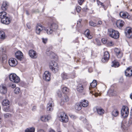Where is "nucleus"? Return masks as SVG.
<instances>
[{
  "label": "nucleus",
  "mask_w": 132,
  "mask_h": 132,
  "mask_svg": "<svg viewBox=\"0 0 132 132\" xmlns=\"http://www.w3.org/2000/svg\"><path fill=\"white\" fill-rule=\"evenodd\" d=\"M69 116L71 119H76L77 118V117L76 116L72 114H69Z\"/></svg>",
  "instance_id": "obj_43"
},
{
  "label": "nucleus",
  "mask_w": 132,
  "mask_h": 132,
  "mask_svg": "<svg viewBox=\"0 0 132 132\" xmlns=\"http://www.w3.org/2000/svg\"><path fill=\"white\" fill-rule=\"evenodd\" d=\"M102 21H99L98 22V25H101L102 24Z\"/></svg>",
  "instance_id": "obj_56"
},
{
  "label": "nucleus",
  "mask_w": 132,
  "mask_h": 132,
  "mask_svg": "<svg viewBox=\"0 0 132 132\" xmlns=\"http://www.w3.org/2000/svg\"><path fill=\"white\" fill-rule=\"evenodd\" d=\"M9 65L11 67L15 66L17 64V61L15 58H11L9 60Z\"/></svg>",
  "instance_id": "obj_11"
},
{
  "label": "nucleus",
  "mask_w": 132,
  "mask_h": 132,
  "mask_svg": "<svg viewBox=\"0 0 132 132\" xmlns=\"http://www.w3.org/2000/svg\"><path fill=\"white\" fill-rule=\"evenodd\" d=\"M9 78L11 81L15 83L19 82L20 80V78L14 73H11L9 76Z\"/></svg>",
  "instance_id": "obj_3"
},
{
  "label": "nucleus",
  "mask_w": 132,
  "mask_h": 132,
  "mask_svg": "<svg viewBox=\"0 0 132 132\" xmlns=\"http://www.w3.org/2000/svg\"><path fill=\"white\" fill-rule=\"evenodd\" d=\"M46 54L48 55L50 57H53L55 56V54L53 52L50 51H48L47 50L46 52Z\"/></svg>",
  "instance_id": "obj_34"
},
{
  "label": "nucleus",
  "mask_w": 132,
  "mask_h": 132,
  "mask_svg": "<svg viewBox=\"0 0 132 132\" xmlns=\"http://www.w3.org/2000/svg\"><path fill=\"white\" fill-rule=\"evenodd\" d=\"M97 84V81L95 80H94L93 82L90 83V86L89 88L90 90H92L90 92V93H92L93 90H92L93 88H95Z\"/></svg>",
  "instance_id": "obj_18"
},
{
  "label": "nucleus",
  "mask_w": 132,
  "mask_h": 132,
  "mask_svg": "<svg viewBox=\"0 0 132 132\" xmlns=\"http://www.w3.org/2000/svg\"><path fill=\"white\" fill-rule=\"evenodd\" d=\"M130 115H131V117L132 118V108L131 110V111L130 112Z\"/></svg>",
  "instance_id": "obj_59"
},
{
  "label": "nucleus",
  "mask_w": 132,
  "mask_h": 132,
  "mask_svg": "<svg viewBox=\"0 0 132 132\" xmlns=\"http://www.w3.org/2000/svg\"><path fill=\"white\" fill-rule=\"evenodd\" d=\"M7 88L5 84H1L0 86V92L2 94H5L7 92Z\"/></svg>",
  "instance_id": "obj_16"
},
{
  "label": "nucleus",
  "mask_w": 132,
  "mask_h": 132,
  "mask_svg": "<svg viewBox=\"0 0 132 132\" xmlns=\"http://www.w3.org/2000/svg\"><path fill=\"white\" fill-rule=\"evenodd\" d=\"M50 27L51 28L50 31L47 32V34L48 35L51 34L53 32L55 31L57 29L58 26L57 24L53 23L51 24Z\"/></svg>",
  "instance_id": "obj_6"
},
{
  "label": "nucleus",
  "mask_w": 132,
  "mask_h": 132,
  "mask_svg": "<svg viewBox=\"0 0 132 132\" xmlns=\"http://www.w3.org/2000/svg\"><path fill=\"white\" fill-rule=\"evenodd\" d=\"M85 36L88 39H90L92 38V36L90 35L89 29L86 30L84 32Z\"/></svg>",
  "instance_id": "obj_26"
},
{
  "label": "nucleus",
  "mask_w": 132,
  "mask_h": 132,
  "mask_svg": "<svg viewBox=\"0 0 132 132\" xmlns=\"http://www.w3.org/2000/svg\"><path fill=\"white\" fill-rule=\"evenodd\" d=\"M10 103L9 101L7 99L3 100L2 102V104L4 106H7L9 105Z\"/></svg>",
  "instance_id": "obj_36"
},
{
  "label": "nucleus",
  "mask_w": 132,
  "mask_h": 132,
  "mask_svg": "<svg viewBox=\"0 0 132 132\" xmlns=\"http://www.w3.org/2000/svg\"><path fill=\"white\" fill-rule=\"evenodd\" d=\"M0 59L2 62L6 61L7 58L5 50L3 48L1 47L0 49Z\"/></svg>",
  "instance_id": "obj_5"
},
{
  "label": "nucleus",
  "mask_w": 132,
  "mask_h": 132,
  "mask_svg": "<svg viewBox=\"0 0 132 132\" xmlns=\"http://www.w3.org/2000/svg\"><path fill=\"white\" fill-rule=\"evenodd\" d=\"M119 62L116 61H114L112 62V65L111 66L112 67H119Z\"/></svg>",
  "instance_id": "obj_33"
},
{
  "label": "nucleus",
  "mask_w": 132,
  "mask_h": 132,
  "mask_svg": "<svg viewBox=\"0 0 132 132\" xmlns=\"http://www.w3.org/2000/svg\"><path fill=\"white\" fill-rule=\"evenodd\" d=\"M49 132H55V131L51 129L49 131Z\"/></svg>",
  "instance_id": "obj_58"
},
{
  "label": "nucleus",
  "mask_w": 132,
  "mask_h": 132,
  "mask_svg": "<svg viewBox=\"0 0 132 132\" xmlns=\"http://www.w3.org/2000/svg\"><path fill=\"white\" fill-rule=\"evenodd\" d=\"M81 9V7L80 6H78L77 7L76 9L77 12L79 13L80 12Z\"/></svg>",
  "instance_id": "obj_46"
},
{
  "label": "nucleus",
  "mask_w": 132,
  "mask_h": 132,
  "mask_svg": "<svg viewBox=\"0 0 132 132\" xmlns=\"http://www.w3.org/2000/svg\"><path fill=\"white\" fill-rule=\"evenodd\" d=\"M96 109L97 112L98 114L102 115L104 114V111L103 109L96 108Z\"/></svg>",
  "instance_id": "obj_32"
},
{
  "label": "nucleus",
  "mask_w": 132,
  "mask_h": 132,
  "mask_svg": "<svg viewBox=\"0 0 132 132\" xmlns=\"http://www.w3.org/2000/svg\"><path fill=\"white\" fill-rule=\"evenodd\" d=\"M102 43L104 44H105L107 43V41L106 39L103 38L102 39Z\"/></svg>",
  "instance_id": "obj_47"
},
{
  "label": "nucleus",
  "mask_w": 132,
  "mask_h": 132,
  "mask_svg": "<svg viewBox=\"0 0 132 132\" xmlns=\"http://www.w3.org/2000/svg\"><path fill=\"white\" fill-rule=\"evenodd\" d=\"M114 52L115 54L118 58H120L122 57L123 53L120 50L117 48H115L114 49Z\"/></svg>",
  "instance_id": "obj_9"
},
{
  "label": "nucleus",
  "mask_w": 132,
  "mask_h": 132,
  "mask_svg": "<svg viewBox=\"0 0 132 132\" xmlns=\"http://www.w3.org/2000/svg\"><path fill=\"white\" fill-rule=\"evenodd\" d=\"M61 77L64 80L66 78V73L64 72L62 73L61 75Z\"/></svg>",
  "instance_id": "obj_42"
},
{
  "label": "nucleus",
  "mask_w": 132,
  "mask_h": 132,
  "mask_svg": "<svg viewBox=\"0 0 132 132\" xmlns=\"http://www.w3.org/2000/svg\"><path fill=\"white\" fill-rule=\"evenodd\" d=\"M51 118V116L50 115L47 116H43L41 117V120L43 122H46L50 119Z\"/></svg>",
  "instance_id": "obj_23"
},
{
  "label": "nucleus",
  "mask_w": 132,
  "mask_h": 132,
  "mask_svg": "<svg viewBox=\"0 0 132 132\" xmlns=\"http://www.w3.org/2000/svg\"><path fill=\"white\" fill-rule=\"evenodd\" d=\"M107 44L109 46H112L114 45V43L112 41L107 42Z\"/></svg>",
  "instance_id": "obj_45"
},
{
  "label": "nucleus",
  "mask_w": 132,
  "mask_h": 132,
  "mask_svg": "<svg viewBox=\"0 0 132 132\" xmlns=\"http://www.w3.org/2000/svg\"><path fill=\"white\" fill-rule=\"evenodd\" d=\"M110 96H115L117 94V92L114 89H109L108 92Z\"/></svg>",
  "instance_id": "obj_27"
},
{
  "label": "nucleus",
  "mask_w": 132,
  "mask_h": 132,
  "mask_svg": "<svg viewBox=\"0 0 132 132\" xmlns=\"http://www.w3.org/2000/svg\"><path fill=\"white\" fill-rule=\"evenodd\" d=\"M62 91L63 93H65V92H66V87H64L62 88Z\"/></svg>",
  "instance_id": "obj_49"
},
{
  "label": "nucleus",
  "mask_w": 132,
  "mask_h": 132,
  "mask_svg": "<svg viewBox=\"0 0 132 132\" xmlns=\"http://www.w3.org/2000/svg\"><path fill=\"white\" fill-rule=\"evenodd\" d=\"M129 109L127 106H123L121 111V116L125 118L127 117L129 114Z\"/></svg>",
  "instance_id": "obj_4"
},
{
  "label": "nucleus",
  "mask_w": 132,
  "mask_h": 132,
  "mask_svg": "<svg viewBox=\"0 0 132 132\" xmlns=\"http://www.w3.org/2000/svg\"><path fill=\"white\" fill-rule=\"evenodd\" d=\"M45 27L43 26L40 24L37 25L36 27V33L39 35L41 31L42 30H44Z\"/></svg>",
  "instance_id": "obj_14"
},
{
  "label": "nucleus",
  "mask_w": 132,
  "mask_h": 132,
  "mask_svg": "<svg viewBox=\"0 0 132 132\" xmlns=\"http://www.w3.org/2000/svg\"><path fill=\"white\" fill-rule=\"evenodd\" d=\"M91 1L92 2H94L95 1V0H91Z\"/></svg>",
  "instance_id": "obj_64"
},
{
  "label": "nucleus",
  "mask_w": 132,
  "mask_h": 132,
  "mask_svg": "<svg viewBox=\"0 0 132 132\" xmlns=\"http://www.w3.org/2000/svg\"><path fill=\"white\" fill-rule=\"evenodd\" d=\"M35 128L34 127L28 128L25 130V132H34Z\"/></svg>",
  "instance_id": "obj_37"
},
{
  "label": "nucleus",
  "mask_w": 132,
  "mask_h": 132,
  "mask_svg": "<svg viewBox=\"0 0 132 132\" xmlns=\"http://www.w3.org/2000/svg\"><path fill=\"white\" fill-rule=\"evenodd\" d=\"M27 27H28V29H30V28H31L30 26H28V24H27Z\"/></svg>",
  "instance_id": "obj_62"
},
{
  "label": "nucleus",
  "mask_w": 132,
  "mask_h": 132,
  "mask_svg": "<svg viewBox=\"0 0 132 132\" xmlns=\"http://www.w3.org/2000/svg\"><path fill=\"white\" fill-rule=\"evenodd\" d=\"M6 38V36L5 32L3 31H0V39L4 40Z\"/></svg>",
  "instance_id": "obj_30"
},
{
  "label": "nucleus",
  "mask_w": 132,
  "mask_h": 132,
  "mask_svg": "<svg viewBox=\"0 0 132 132\" xmlns=\"http://www.w3.org/2000/svg\"><path fill=\"white\" fill-rule=\"evenodd\" d=\"M15 84H12L11 85V86L12 88H14L15 87Z\"/></svg>",
  "instance_id": "obj_55"
},
{
  "label": "nucleus",
  "mask_w": 132,
  "mask_h": 132,
  "mask_svg": "<svg viewBox=\"0 0 132 132\" xmlns=\"http://www.w3.org/2000/svg\"><path fill=\"white\" fill-rule=\"evenodd\" d=\"M97 3L98 5H101L102 6L103 8L104 9V10H105V6L103 4V3L100 2L99 1L97 0Z\"/></svg>",
  "instance_id": "obj_39"
},
{
  "label": "nucleus",
  "mask_w": 132,
  "mask_h": 132,
  "mask_svg": "<svg viewBox=\"0 0 132 132\" xmlns=\"http://www.w3.org/2000/svg\"><path fill=\"white\" fill-rule=\"evenodd\" d=\"M108 34L110 37L115 39H117L119 37V32L112 29H110L108 30Z\"/></svg>",
  "instance_id": "obj_2"
},
{
  "label": "nucleus",
  "mask_w": 132,
  "mask_h": 132,
  "mask_svg": "<svg viewBox=\"0 0 132 132\" xmlns=\"http://www.w3.org/2000/svg\"><path fill=\"white\" fill-rule=\"evenodd\" d=\"M28 54L32 58L35 59L37 57V54L36 52L32 50H30L29 51Z\"/></svg>",
  "instance_id": "obj_8"
},
{
  "label": "nucleus",
  "mask_w": 132,
  "mask_h": 132,
  "mask_svg": "<svg viewBox=\"0 0 132 132\" xmlns=\"http://www.w3.org/2000/svg\"><path fill=\"white\" fill-rule=\"evenodd\" d=\"M43 40V42L44 43H46L47 42V39H44V38H43L42 39Z\"/></svg>",
  "instance_id": "obj_52"
},
{
  "label": "nucleus",
  "mask_w": 132,
  "mask_h": 132,
  "mask_svg": "<svg viewBox=\"0 0 132 132\" xmlns=\"http://www.w3.org/2000/svg\"><path fill=\"white\" fill-rule=\"evenodd\" d=\"M59 116L61 121L63 123H65L66 122L65 120L66 119V114H65L64 112H62L60 113V115Z\"/></svg>",
  "instance_id": "obj_10"
},
{
  "label": "nucleus",
  "mask_w": 132,
  "mask_h": 132,
  "mask_svg": "<svg viewBox=\"0 0 132 132\" xmlns=\"http://www.w3.org/2000/svg\"><path fill=\"white\" fill-rule=\"evenodd\" d=\"M57 93L58 95V96L59 97H61L62 94H61V92H60V91H58L57 92Z\"/></svg>",
  "instance_id": "obj_51"
},
{
  "label": "nucleus",
  "mask_w": 132,
  "mask_h": 132,
  "mask_svg": "<svg viewBox=\"0 0 132 132\" xmlns=\"http://www.w3.org/2000/svg\"><path fill=\"white\" fill-rule=\"evenodd\" d=\"M84 0H78V2L80 5H81L82 3L84 2Z\"/></svg>",
  "instance_id": "obj_50"
},
{
  "label": "nucleus",
  "mask_w": 132,
  "mask_h": 132,
  "mask_svg": "<svg viewBox=\"0 0 132 132\" xmlns=\"http://www.w3.org/2000/svg\"><path fill=\"white\" fill-rule=\"evenodd\" d=\"M119 112L117 109L114 110L112 112V115L115 117L117 116L119 114Z\"/></svg>",
  "instance_id": "obj_35"
},
{
  "label": "nucleus",
  "mask_w": 132,
  "mask_h": 132,
  "mask_svg": "<svg viewBox=\"0 0 132 132\" xmlns=\"http://www.w3.org/2000/svg\"><path fill=\"white\" fill-rule=\"evenodd\" d=\"M109 54L107 51L105 52L103 58L102 59V61L103 62L107 61L109 58Z\"/></svg>",
  "instance_id": "obj_12"
},
{
  "label": "nucleus",
  "mask_w": 132,
  "mask_h": 132,
  "mask_svg": "<svg viewBox=\"0 0 132 132\" xmlns=\"http://www.w3.org/2000/svg\"><path fill=\"white\" fill-rule=\"evenodd\" d=\"M20 92V88L18 87L15 88L14 91V92L16 94H19Z\"/></svg>",
  "instance_id": "obj_38"
},
{
  "label": "nucleus",
  "mask_w": 132,
  "mask_h": 132,
  "mask_svg": "<svg viewBox=\"0 0 132 132\" xmlns=\"http://www.w3.org/2000/svg\"><path fill=\"white\" fill-rule=\"evenodd\" d=\"M36 109V107L35 106H34L33 107L32 109V110L33 111H35Z\"/></svg>",
  "instance_id": "obj_57"
},
{
  "label": "nucleus",
  "mask_w": 132,
  "mask_h": 132,
  "mask_svg": "<svg viewBox=\"0 0 132 132\" xmlns=\"http://www.w3.org/2000/svg\"><path fill=\"white\" fill-rule=\"evenodd\" d=\"M51 74L49 72L46 71H45L43 75V79L46 81H49L51 79Z\"/></svg>",
  "instance_id": "obj_7"
},
{
  "label": "nucleus",
  "mask_w": 132,
  "mask_h": 132,
  "mask_svg": "<svg viewBox=\"0 0 132 132\" xmlns=\"http://www.w3.org/2000/svg\"><path fill=\"white\" fill-rule=\"evenodd\" d=\"M50 29L51 28L50 27H45L44 31L47 34L48 31H50Z\"/></svg>",
  "instance_id": "obj_44"
},
{
  "label": "nucleus",
  "mask_w": 132,
  "mask_h": 132,
  "mask_svg": "<svg viewBox=\"0 0 132 132\" xmlns=\"http://www.w3.org/2000/svg\"><path fill=\"white\" fill-rule=\"evenodd\" d=\"M82 108V106L80 103H78L76 104L75 105V109L79 111Z\"/></svg>",
  "instance_id": "obj_31"
},
{
  "label": "nucleus",
  "mask_w": 132,
  "mask_h": 132,
  "mask_svg": "<svg viewBox=\"0 0 132 132\" xmlns=\"http://www.w3.org/2000/svg\"><path fill=\"white\" fill-rule=\"evenodd\" d=\"M16 57L19 60L21 61L23 58V54L20 51H18L15 53Z\"/></svg>",
  "instance_id": "obj_13"
},
{
  "label": "nucleus",
  "mask_w": 132,
  "mask_h": 132,
  "mask_svg": "<svg viewBox=\"0 0 132 132\" xmlns=\"http://www.w3.org/2000/svg\"><path fill=\"white\" fill-rule=\"evenodd\" d=\"M54 103L53 102L50 101H49V103H47V110L49 111H52L53 109Z\"/></svg>",
  "instance_id": "obj_17"
},
{
  "label": "nucleus",
  "mask_w": 132,
  "mask_h": 132,
  "mask_svg": "<svg viewBox=\"0 0 132 132\" xmlns=\"http://www.w3.org/2000/svg\"><path fill=\"white\" fill-rule=\"evenodd\" d=\"M126 36L128 38H130L132 36V31L131 29L128 28L126 29L125 31Z\"/></svg>",
  "instance_id": "obj_22"
},
{
  "label": "nucleus",
  "mask_w": 132,
  "mask_h": 132,
  "mask_svg": "<svg viewBox=\"0 0 132 132\" xmlns=\"http://www.w3.org/2000/svg\"><path fill=\"white\" fill-rule=\"evenodd\" d=\"M124 23H125L123 21L119 20L117 21L116 25L119 28H120L123 26Z\"/></svg>",
  "instance_id": "obj_19"
},
{
  "label": "nucleus",
  "mask_w": 132,
  "mask_h": 132,
  "mask_svg": "<svg viewBox=\"0 0 132 132\" xmlns=\"http://www.w3.org/2000/svg\"><path fill=\"white\" fill-rule=\"evenodd\" d=\"M6 13L5 12H2L0 13V19L3 20L5 17H6Z\"/></svg>",
  "instance_id": "obj_29"
},
{
  "label": "nucleus",
  "mask_w": 132,
  "mask_h": 132,
  "mask_svg": "<svg viewBox=\"0 0 132 132\" xmlns=\"http://www.w3.org/2000/svg\"><path fill=\"white\" fill-rule=\"evenodd\" d=\"M84 88L83 85L81 84H79L77 86L76 89L78 92L81 93L83 92Z\"/></svg>",
  "instance_id": "obj_21"
},
{
  "label": "nucleus",
  "mask_w": 132,
  "mask_h": 132,
  "mask_svg": "<svg viewBox=\"0 0 132 132\" xmlns=\"http://www.w3.org/2000/svg\"><path fill=\"white\" fill-rule=\"evenodd\" d=\"M119 15L121 17L123 18L129 19L130 18L129 15L127 12H121L120 13Z\"/></svg>",
  "instance_id": "obj_20"
},
{
  "label": "nucleus",
  "mask_w": 132,
  "mask_h": 132,
  "mask_svg": "<svg viewBox=\"0 0 132 132\" xmlns=\"http://www.w3.org/2000/svg\"><path fill=\"white\" fill-rule=\"evenodd\" d=\"M26 14L27 15H29V12H28V11H26Z\"/></svg>",
  "instance_id": "obj_60"
},
{
  "label": "nucleus",
  "mask_w": 132,
  "mask_h": 132,
  "mask_svg": "<svg viewBox=\"0 0 132 132\" xmlns=\"http://www.w3.org/2000/svg\"><path fill=\"white\" fill-rule=\"evenodd\" d=\"M1 22L2 23L5 24H9L10 22V19L6 16L5 17L3 20H1Z\"/></svg>",
  "instance_id": "obj_24"
},
{
  "label": "nucleus",
  "mask_w": 132,
  "mask_h": 132,
  "mask_svg": "<svg viewBox=\"0 0 132 132\" xmlns=\"http://www.w3.org/2000/svg\"><path fill=\"white\" fill-rule=\"evenodd\" d=\"M81 105L84 107H87L89 104V103L88 101L85 100H84L82 101V102H80Z\"/></svg>",
  "instance_id": "obj_28"
},
{
  "label": "nucleus",
  "mask_w": 132,
  "mask_h": 132,
  "mask_svg": "<svg viewBox=\"0 0 132 132\" xmlns=\"http://www.w3.org/2000/svg\"><path fill=\"white\" fill-rule=\"evenodd\" d=\"M130 97L131 98L132 100V93L130 94Z\"/></svg>",
  "instance_id": "obj_61"
},
{
  "label": "nucleus",
  "mask_w": 132,
  "mask_h": 132,
  "mask_svg": "<svg viewBox=\"0 0 132 132\" xmlns=\"http://www.w3.org/2000/svg\"><path fill=\"white\" fill-rule=\"evenodd\" d=\"M3 110L5 112L11 111L10 107L9 106L7 108H4L3 109Z\"/></svg>",
  "instance_id": "obj_41"
},
{
  "label": "nucleus",
  "mask_w": 132,
  "mask_h": 132,
  "mask_svg": "<svg viewBox=\"0 0 132 132\" xmlns=\"http://www.w3.org/2000/svg\"><path fill=\"white\" fill-rule=\"evenodd\" d=\"M89 24L90 26L93 27H95L96 26V24L94 23L93 21H90L89 22Z\"/></svg>",
  "instance_id": "obj_40"
},
{
  "label": "nucleus",
  "mask_w": 132,
  "mask_h": 132,
  "mask_svg": "<svg viewBox=\"0 0 132 132\" xmlns=\"http://www.w3.org/2000/svg\"><path fill=\"white\" fill-rule=\"evenodd\" d=\"M126 76L128 77L132 76V68L128 67L125 71Z\"/></svg>",
  "instance_id": "obj_15"
},
{
  "label": "nucleus",
  "mask_w": 132,
  "mask_h": 132,
  "mask_svg": "<svg viewBox=\"0 0 132 132\" xmlns=\"http://www.w3.org/2000/svg\"><path fill=\"white\" fill-rule=\"evenodd\" d=\"M10 116V114L9 113H7L4 114V117L5 118H7L9 117Z\"/></svg>",
  "instance_id": "obj_48"
},
{
  "label": "nucleus",
  "mask_w": 132,
  "mask_h": 132,
  "mask_svg": "<svg viewBox=\"0 0 132 132\" xmlns=\"http://www.w3.org/2000/svg\"><path fill=\"white\" fill-rule=\"evenodd\" d=\"M37 132H46L43 129H40L38 130Z\"/></svg>",
  "instance_id": "obj_54"
},
{
  "label": "nucleus",
  "mask_w": 132,
  "mask_h": 132,
  "mask_svg": "<svg viewBox=\"0 0 132 132\" xmlns=\"http://www.w3.org/2000/svg\"><path fill=\"white\" fill-rule=\"evenodd\" d=\"M81 20H79V21L77 22V24L78 26L80 27V21Z\"/></svg>",
  "instance_id": "obj_53"
},
{
  "label": "nucleus",
  "mask_w": 132,
  "mask_h": 132,
  "mask_svg": "<svg viewBox=\"0 0 132 132\" xmlns=\"http://www.w3.org/2000/svg\"><path fill=\"white\" fill-rule=\"evenodd\" d=\"M50 67L51 70L54 73L58 72L59 66L57 63L54 61H52L50 62Z\"/></svg>",
  "instance_id": "obj_1"
},
{
  "label": "nucleus",
  "mask_w": 132,
  "mask_h": 132,
  "mask_svg": "<svg viewBox=\"0 0 132 132\" xmlns=\"http://www.w3.org/2000/svg\"><path fill=\"white\" fill-rule=\"evenodd\" d=\"M8 4L6 1H3L1 6V9L3 11L6 10L7 8Z\"/></svg>",
  "instance_id": "obj_25"
},
{
  "label": "nucleus",
  "mask_w": 132,
  "mask_h": 132,
  "mask_svg": "<svg viewBox=\"0 0 132 132\" xmlns=\"http://www.w3.org/2000/svg\"><path fill=\"white\" fill-rule=\"evenodd\" d=\"M66 100H67V101H68L69 100V98H68V97H67V99H66Z\"/></svg>",
  "instance_id": "obj_63"
}]
</instances>
